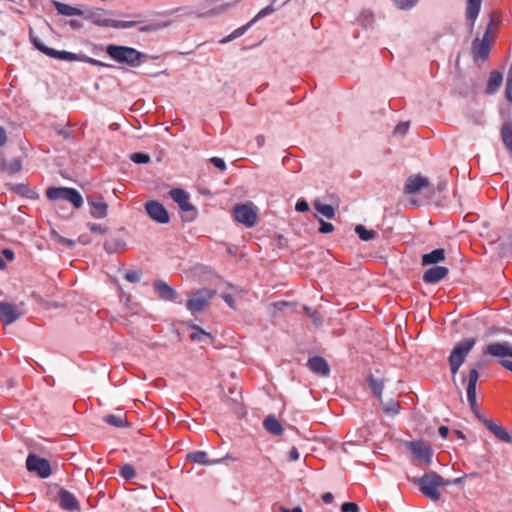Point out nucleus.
I'll return each instance as SVG.
<instances>
[{
    "instance_id": "f257e3e1",
    "label": "nucleus",
    "mask_w": 512,
    "mask_h": 512,
    "mask_svg": "<svg viewBox=\"0 0 512 512\" xmlns=\"http://www.w3.org/2000/svg\"><path fill=\"white\" fill-rule=\"evenodd\" d=\"M31 42L40 52L45 54L50 58H54L61 61L73 62L80 61L85 62L93 66L98 67H110L109 64H106L102 61L96 60L94 58L88 57L85 54H76L68 51H58L53 48L46 46L39 38L31 36Z\"/></svg>"
},
{
    "instance_id": "f03ea898",
    "label": "nucleus",
    "mask_w": 512,
    "mask_h": 512,
    "mask_svg": "<svg viewBox=\"0 0 512 512\" xmlns=\"http://www.w3.org/2000/svg\"><path fill=\"white\" fill-rule=\"evenodd\" d=\"M413 482L419 486L421 493L432 501H438L441 493L438 488L441 486H448L451 484L450 480H445L436 472H429L420 478H414Z\"/></svg>"
},
{
    "instance_id": "7ed1b4c3",
    "label": "nucleus",
    "mask_w": 512,
    "mask_h": 512,
    "mask_svg": "<svg viewBox=\"0 0 512 512\" xmlns=\"http://www.w3.org/2000/svg\"><path fill=\"white\" fill-rule=\"evenodd\" d=\"M106 53L117 63L130 67H137L146 59L145 54L128 46L110 44L106 47Z\"/></svg>"
},
{
    "instance_id": "20e7f679",
    "label": "nucleus",
    "mask_w": 512,
    "mask_h": 512,
    "mask_svg": "<svg viewBox=\"0 0 512 512\" xmlns=\"http://www.w3.org/2000/svg\"><path fill=\"white\" fill-rule=\"evenodd\" d=\"M476 343L474 338L465 339L455 345L449 356V365L452 375H456L460 366Z\"/></svg>"
},
{
    "instance_id": "39448f33",
    "label": "nucleus",
    "mask_w": 512,
    "mask_h": 512,
    "mask_svg": "<svg viewBox=\"0 0 512 512\" xmlns=\"http://www.w3.org/2000/svg\"><path fill=\"white\" fill-rule=\"evenodd\" d=\"M46 197L51 200H65L70 202L76 209L83 205L81 194L74 188L68 187H50L46 190Z\"/></svg>"
},
{
    "instance_id": "423d86ee",
    "label": "nucleus",
    "mask_w": 512,
    "mask_h": 512,
    "mask_svg": "<svg viewBox=\"0 0 512 512\" xmlns=\"http://www.w3.org/2000/svg\"><path fill=\"white\" fill-rule=\"evenodd\" d=\"M106 11L101 8H96L89 11L87 14L84 13V18L91 21L94 25L100 27H113V28H128L133 26V22H123L118 20H112L104 17Z\"/></svg>"
},
{
    "instance_id": "0eeeda50",
    "label": "nucleus",
    "mask_w": 512,
    "mask_h": 512,
    "mask_svg": "<svg viewBox=\"0 0 512 512\" xmlns=\"http://www.w3.org/2000/svg\"><path fill=\"white\" fill-rule=\"evenodd\" d=\"M493 46V39L476 37L471 44V54L475 63L485 62L488 60Z\"/></svg>"
},
{
    "instance_id": "6e6552de",
    "label": "nucleus",
    "mask_w": 512,
    "mask_h": 512,
    "mask_svg": "<svg viewBox=\"0 0 512 512\" xmlns=\"http://www.w3.org/2000/svg\"><path fill=\"white\" fill-rule=\"evenodd\" d=\"M234 218L248 228L254 227L258 222L257 212L252 205L237 204L233 208Z\"/></svg>"
},
{
    "instance_id": "1a4fd4ad",
    "label": "nucleus",
    "mask_w": 512,
    "mask_h": 512,
    "mask_svg": "<svg viewBox=\"0 0 512 512\" xmlns=\"http://www.w3.org/2000/svg\"><path fill=\"white\" fill-rule=\"evenodd\" d=\"M214 292L208 289H200L187 301L186 307L191 313H198L209 305Z\"/></svg>"
},
{
    "instance_id": "9d476101",
    "label": "nucleus",
    "mask_w": 512,
    "mask_h": 512,
    "mask_svg": "<svg viewBox=\"0 0 512 512\" xmlns=\"http://www.w3.org/2000/svg\"><path fill=\"white\" fill-rule=\"evenodd\" d=\"M26 467L28 471L36 473L41 478H47L51 474L49 461L34 454L27 457Z\"/></svg>"
},
{
    "instance_id": "9b49d317",
    "label": "nucleus",
    "mask_w": 512,
    "mask_h": 512,
    "mask_svg": "<svg viewBox=\"0 0 512 512\" xmlns=\"http://www.w3.org/2000/svg\"><path fill=\"white\" fill-rule=\"evenodd\" d=\"M408 448L418 460L427 465L431 463L433 450L431 446L426 444L424 441H411L408 443Z\"/></svg>"
},
{
    "instance_id": "f8f14e48",
    "label": "nucleus",
    "mask_w": 512,
    "mask_h": 512,
    "mask_svg": "<svg viewBox=\"0 0 512 512\" xmlns=\"http://www.w3.org/2000/svg\"><path fill=\"white\" fill-rule=\"evenodd\" d=\"M145 209L150 218L158 223L166 224L170 220L168 211L158 201L150 200L146 202Z\"/></svg>"
},
{
    "instance_id": "ddd939ff",
    "label": "nucleus",
    "mask_w": 512,
    "mask_h": 512,
    "mask_svg": "<svg viewBox=\"0 0 512 512\" xmlns=\"http://www.w3.org/2000/svg\"><path fill=\"white\" fill-rule=\"evenodd\" d=\"M479 379V373L476 369H471L469 371L468 379H467V399L470 404L471 410L475 413L476 417L481 415L478 411L477 403H476V384Z\"/></svg>"
},
{
    "instance_id": "4468645a",
    "label": "nucleus",
    "mask_w": 512,
    "mask_h": 512,
    "mask_svg": "<svg viewBox=\"0 0 512 512\" xmlns=\"http://www.w3.org/2000/svg\"><path fill=\"white\" fill-rule=\"evenodd\" d=\"M483 353L502 359L512 358V344L506 341L490 343L485 347Z\"/></svg>"
},
{
    "instance_id": "2eb2a0df",
    "label": "nucleus",
    "mask_w": 512,
    "mask_h": 512,
    "mask_svg": "<svg viewBox=\"0 0 512 512\" xmlns=\"http://www.w3.org/2000/svg\"><path fill=\"white\" fill-rule=\"evenodd\" d=\"M59 506L66 511L74 512L80 510V504L76 497L66 489H60L58 492Z\"/></svg>"
},
{
    "instance_id": "dca6fc26",
    "label": "nucleus",
    "mask_w": 512,
    "mask_h": 512,
    "mask_svg": "<svg viewBox=\"0 0 512 512\" xmlns=\"http://www.w3.org/2000/svg\"><path fill=\"white\" fill-rule=\"evenodd\" d=\"M87 202L90 206V215L95 219H103L108 214V204L102 197H88Z\"/></svg>"
},
{
    "instance_id": "f3484780",
    "label": "nucleus",
    "mask_w": 512,
    "mask_h": 512,
    "mask_svg": "<svg viewBox=\"0 0 512 512\" xmlns=\"http://www.w3.org/2000/svg\"><path fill=\"white\" fill-rule=\"evenodd\" d=\"M478 419L484 424V426L500 441L509 443L511 442V436L509 433L500 425L494 423L492 420L478 415Z\"/></svg>"
},
{
    "instance_id": "a211bd4d",
    "label": "nucleus",
    "mask_w": 512,
    "mask_h": 512,
    "mask_svg": "<svg viewBox=\"0 0 512 512\" xmlns=\"http://www.w3.org/2000/svg\"><path fill=\"white\" fill-rule=\"evenodd\" d=\"M429 184L430 183L426 177L413 175L407 178L404 186V192L406 194H415L421 189L428 187Z\"/></svg>"
},
{
    "instance_id": "6ab92c4d",
    "label": "nucleus",
    "mask_w": 512,
    "mask_h": 512,
    "mask_svg": "<svg viewBox=\"0 0 512 512\" xmlns=\"http://www.w3.org/2000/svg\"><path fill=\"white\" fill-rule=\"evenodd\" d=\"M169 195L182 211L187 212L194 210L193 205L189 202V194L185 190L174 188L169 191Z\"/></svg>"
},
{
    "instance_id": "aec40b11",
    "label": "nucleus",
    "mask_w": 512,
    "mask_h": 512,
    "mask_svg": "<svg viewBox=\"0 0 512 512\" xmlns=\"http://www.w3.org/2000/svg\"><path fill=\"white\" fill-rule=\"evenodd\" d=\"M20 313L16 307L8 302H0V320L5 324L9 325L15 322L19 317Z\"/></svg>"
},
{
    "instance_id": "412c9836",
    "label": "nucleus",
    "mask_w": 512,
    "mask_h": 512,
    "mask_svg": "<svg viewBox=\"0 0 512 512\" xmlns=\"http://www.w3.org/2000/svg\"><path fill=\"white\" fill-rule=\"evenodd\" d=\"M153 288L158 296L165 301H174L178 296L177 292L162 280L154 281Z\"/></svg>"
},
{
    "instance_id": "4be33fe9",
    "label": "nucleus",
    "mask_w": 512,
    "mask_h": 512,
    "mask_svg": "<svg viewBox=\"0 0 512 512\" xmlns=\"http://www.w3.org/2000/svg\"><path fill=\"white\" fill-rule=\"evenodd\" d=\"M307 366L312 372L321 376H328L330 373V368L327 361L320 356H314L310 358L307 362Z\"/></svg>"
},
{
    "instance_id": "5701e85b",
    "label": "nucleus",
    "mask_w": 512,
    "mask_h": 512,
    "mask_svg": "<svg viewBox=\"0 0 512 512\" xmlns=\"http://www.w3.org/2000/svg\"><path fill=\"white\" fill-rule=\"evenodd\" d=\"M448 274V269L442 266H434L425 271L423 281L428 284H434L444 279Z\"/></svg>"
},
{
    "instance_id": "b1692460",
    "label": "nucleus",
    "mask_w": 512,
    "mask_h": 512,
    "mask_svg": "<svg viewBox=\"0 0 512 512\" xmlns=\"http://www.w3.org/2000/svg\"><path fill=\"white\" fill-rule=\"evenodd\" d=\"M481 4L482 0H467L465 16L470 24L471 30L474 28L475 21L480 12Z\"/></svg>"
},
{
    "instance_id": "393cba45",
    "label": "nucleus",
    "mask_w": 512,
    "mask_h": 512,
    "mask_svg": "<svg viewBox=\"0 0 512 512\" xmlns=\"http://www.w3.org/2000/svg\"><path fill=\"white\" fill-rule=\"evenodd\" d=\"M503 82V74L499 71H493L490 73L489 79L486 85V93L489 95L495 94L500 88Z\"/></svg>"
},
{
    "instance_id": "a878e982",
    "label": "nucleus",
    "mask_w": 512,
    "mask_h": 512,
    "mask_svg": "<svg viewBox=\"0 0 512 512\" xmlns=\"http://www.w3.org/2000/svg\"><path fill=\"white\" fill-rule=\"evenodd\" d=\"M52 3L54 5V7L56 8L57 12L61 15L68 16V17L84 15V11L79 8L70 6L68 4H65V3H62V2H59L56 0H53Z\"/></svg>"
},
{
    "instance_id": "bb28decb",
    "label": "nucleus",
    "mask_w": 512,
    "mask_h": 512,
    "mask_svg": "<svg viewBox=\"0 0 512 512\" xmlns=\"http://www.w3.org/2000/svg\"><path fill=\"white\" fill-rule=\"evenodd\" d=\"M263 426L269 433L273 435H281L284 431L279 420L273 415H269L264 419Z\"/></svg>"
},
{
    "instance_id": "cd10ccee",
    "label": "nucleus",
    "mask_w": 512,
    "mask_h": 512,
    "mask_svg": "<svg viewBox=\"0 0 512 512\" xmlns=\"http://www.w3.org/2000/svg\"><path fill=\"white\" fill-rule=\"evenodd\" d=\"M445 260V250L442 248L435 249L430 253L424 254L422 256V264L423 265H432L437 264L441 261Z\"/></svg>"
},
{
    "instance_id": "c85d7f7f",
    "label": "nucleus",
    "mask_w": 512,
    "mask_h": 512,
    "mask_svg": "<svg viewBox=\"0 0 512 512\" xmlns=\"http://www.w3.org/2000/svg\"><path fill=\"white\" fill-rule=\"evenodd\" d=\"M187 459L192 461V462H194V463H198V464H202V465L216 464V463H219L221 461L220 459L209 460L207 453L204 452V451H194V452H191V453H189L187 455Z\"/></svg>"
},
{
    "instance_id": "c756f323",
    "label": "nucleus",
    "mask_w": 512,
    "mask_h": 512,
    "mask_svg": "<svg viewBox=\"0 0 512 512\" xmlns=\"http://www.w3.org/2000/svg\"><path fill=\"white\" fill-rule=\"evenodd\" d=\"M501 138L505 147L512 153V123L505 122L502 125Z\"/></svg>"
},
{
    "instance_id": "7c9ffc66",
    "label": "nucleus",
    "mask_w": 512,
    "mask_h": 512,
    "mask_svg": "<svg viewBox=\"0 0 512 512\" xmlns=\"http://www.w3.org/2000/svg\"><path fill=\"white\" fill-rule=\"evenodd\" d=\"M367 382L374 395L381 399L382 391L384 388V381L382 379H376L372 374L368 375Z\"/></svg>"
},
{
    "instance_id": "2f4dec72",
    "label": "nucleus",
    "mask_w": 512,
    "mask_h": 512,
    "mask_svg": "<svg viewBox=\"0 0 512 512\" xmlns=\"http://www.w3.org/2000/svg\"><path fill=\"white\" fill-rule=\"evenodd\" d=\"M22 169V161L20 158L16 157L9 161L3 162V170L8 172L9 174L18 173Z\"/></svg>"
},
{
    "instance_id": "473e14b6",
    "label": "nucleus",
    "mask_w": 512,
    "mask_h": 512,
    "mask_svg": "<svg viewBox=\"0 0 512 512\" xmlns=\"http://www.w3.org/2000/svg\"><path fill=\"white\" fill-rule=\"evenodd\" d=\"M104 421L114 427H125L128 424L125 415L109 414L104 417Z\"/></svg>"
},
{
    "instance_id": "72a5a7b5",
    "label": "nucleus",
    "mask_w": 512,
    "mask_h": 512,
    "mask_svg": "<svg viewBox=\"0 0 512 512\" xmlns=\"http://www.w3.org/2000/svg\"><path fill=\"white\" fill-rule=\"evenodd\" d=\"M355 232L362 241H370L376 238L377 233L374 230H368L363 225H357Z\"/></svg>"
},
{
    "instance_id": "f704fd0d",
    "label": "nucleus",
    "mask_w": 512,
    "mask_h": 512,
    "mask_svg": "<svg viewBox=\"0 0 512 512\" xmlns=\"http://www.w3.org/2000/svg\"><path fill=\"white\" fill-rule=\"evenodd\" d=\"M190 327L192 328V332L190 333L189 337L192 341H201L202 337H207L209 339H212L211 334L204 331L198 325L191 324Z\"/></svg>"
},
{
    "instance_id": "c9c22d12",
    "label": "nucleus",
    "mask_w": 512,
    "mask_h": 512,
    "mask_svg": "<svg viewBox=\"0 0 512 512\" xmlns=\"http://www.w3.org/2000/svg\"><path fill=\"white\" fill-rule=\"evenodd\" d=\"M499 20V14L497 12H492L490 22L486 28L485 34L483 37H488V39L494 40V33L497 29V21Z\"/></svg>"
},
{
    "instance_id": "e433bc0d",
    "label": "nucleus",
    "mask_w": 512,
    "mask_h": 512,
    "mask_svg": "<svg viewBox=\"0 0 512 512\" xmlns=\"http://www.w3.org/2000/svg\"><path fill=\"white\" fill-rule=\"evenodd\" d=\"M314 207L315 209L321 213L323 216H325L326 218H333L334 215H335V210L334 208L329 205V204H322L320 202H315L314 203Z\"/></svg>"
},
{
    "instance_id": "4c0bfd02",
    "label": "nucleus",
    "mask_w": 512,
    "mask_h": 512,
    "mask_svg": "<svg viewBox=\"0 0 512 512\" xmlns=\"http://www.w3.org/2000/svg\"><path fill=\"white\" fill-rule=\"evenodd\" d=\"M120 475L122 478H124L125 480H131L132 478L135 477L136 475V471L134 469V467L130 464H124L121 468H120Z\"/></svg>"
},
{
    "instance_id": "58836bf2",
    "label": "nucleus",
    "mask_w": 512,
    "mask_h": 512,
    "mask_svg": "<svg viewBox=\"0 0 512 512\" xmlns=\"http://www.w3.org/2000/svg\"><path fill=\"white\" fill-rule=\"evenodd\" d=\"M505 96L508 101L512 102V64L510 65L507 73Z\"/></svg>"
},
{
    "instance_id": "ea45409f",
    "label": "nucleus",
    "mask_w": 512,
    "mask_h": 512,
    "mask_svg": "<svg viewBox=\"0 0 512 512\" xmlns=\"http://www.w3.org/2000/svg\"><path fill=\"white\" fill-rule=\"evenodd\" d=\"M131 160L134 163L145 164L150 161V156L148 154L137 152L131 155Z\"/></svg>"
},
{
    "instance_id": "a19ab883",
    "label": "nucleus",
    "mask_w": 512,
    "mask_h": 512,
    "mask_svg": "<svg viewBox=\"0 0 512 512\" xmlns=\"http://www.w3.org/2000/svg\"><path fill=\"white\" fill-rule=\"evenodd\" d=\"M393 2L399 9H410L416 5L418 0H393Z\"/></svg>"
},
{
    "instance_id": "79ce46f5",
    "label": "nucleus",
    "mask_w": 512,
    "mask_h": 512,
    "mask_svg": "<svg viewBox=\"0 0 512 512\" xmlns=\"http://www.w3.org/2000/svg\"><path fill=\"white\" fill-rule=\"evenodd\" d=\"M141 271L129 270L125 273V279L131 283H137L140 281Z\"/></svg>"
},
{
    "instance_id": "37998d69",
    "label": "nucleus",
    "mask_w": 512,
    "mask_h": 512,
    "mask_svg": "<svg viewBox=\"0 0 512 512\" xmlns=\"http://www.w3.org/2000/svg\"><path fill=\"white\" fill-rule=\"evenodd\" d=\"M319 223H320V227H319L320 233L327 234V233L333 232L334 226L331 223L325 222L322 219L319 220Z\"/></svg>"
},
{
    "instance_id": "c03bdc74",
    "label": "nucleus",
    "mask_w": 512,
    "mask_h": 512,
    "mask_svg": "<svg viewBox=\"0 0 512 512\" xmlns=\"http://www.w3.org/2000/svg\"><path fill=\"white\" fill-rule=\"evenodd\" d=\"M342 512H359V507L354 502H345L341 506Z\"/></svg>"
},
{
    "instance_id": "a18cd8bd",
    "label": "nucleus",
    "mask_w": 512,
    "mask_h": 512,
    "mask_svg": "<svg viewBox=\"0 0 512 512\" xmlns=\"http://www.w3.org/2000/svg\"><path fill=\"white\" fill-rule=\"evenodd\" d=\"M89 229L92 233H98V234H106L108 232V228L106 226H102L100 224H89Z\"/></svg>"
},
{
    "instance_id": "49530a36",
    "label": "nucleus",
    "mask_w": 512,
    "mask_h": 512,
    "mask_svg": "<svg viewBox=\"0 0 512 512\" xmlns=\"http://www.w3.org/2000/svg\"><path fill=\"white\" fill-rule=\"evenodd\" d=\"M274 11H275V8L272 5H268L267 7L261 9L258 12L256 17L251 21V23L254 22L255 20L259 19V18H263V17L273 13Z\"/></svg>"
},
{
    "instance_id": "de8ad7c7",
    "label": "nucleus",
    "mask_w": 512,
    "mask_h": 512,
    "mask_svg": "<svg viewBox=\"0 0 512 512\" xmlns=\"http://www.w3.org/2000/svg\"><path fill=\"white\" fill-rule=\"evenodd\" d=\"M54 239L58 243L66 246V247H69V248H71V247H73L75 245V241L74 240L67 239L65 237L60 236L59 234H55Z\"/></svg>"
},
{
    "instance_id": "09e8293b",
    "label": "nucleus",
    "mask_w": 512,
    "mask_h": 512,
    "mask_svg": "<svg viewBox=\"0 0 512 512\" xmlns=\"http://www.w3.org/2000/svg\"><path fill=\"white\" fill-rule=\"evenodd\" d=\"M400 405L398 402L391 401L387 406L384 407L386 413L397 414L399 412Z\"/></svg>"
},
{
    "instance_id": "8fccbe9b",
    "label": "nucleus",
    "mask_w": 512,
    "mask_h": 512,
    "mask_svg": "<svg viewBox=\"0 0 512 512\" xmlns=\"http://www.w3.org/2000/svg\"><path fill=\"white\" fill-rule=\"evenodd\" d=\"M305 310L309 314V316L312 318L315 325H320L322 323L321 316L318 312L313 311L308 307H305Z\"/></svg>"
},
{
    "instance_id": "3c124183",
    "label": "nucleus",
    "mask_w": 512,
    "mask_h": 512,
    "mask_svg": "<svg viewBox=\"0 0 512 512\" xmlns=\"http://www.w3.org/2000/svg\"><path fill=\"white\" fill-rule=\"evenodd\" d=\"M210 162L219 170L224 171L226 169L225 161L219 157H212Z\"/></svg>"
},
{
    "instance_id": "603ef678",
    "label": "nucleus",
    "mask_w": 512,
    "mask_h": 512,
    "mask_svg": "<svg viewBox=\"0 0 512 512\" xmlns=\"http://www.w3.org/2000/svg\"><path fill=\"white\" fill-rule=\"evenodd\" d=\"M408 128H409V123L408 122H402V123H399L395 127L394 132L398 133V134H405L407 132Z\"/></svg>"
},
{
    "instance_id": "864d4df0",
    "label": "nucleus",
    "mask_w": 512,
    "mask_h": 512,
    "mask_svg": "<svg viewBox=\"0 0 512 512\" xmlns=\"http://www.w3.org/2000/svg\"><path fill=\"white\" fill-rule=\"evenodd\" d=\"M295 209L298 212H306L309 210V205L305 200H300L296 203Z\"/></svg>"
},
{
    "instance_id": "5fc2aeb1",
    "label": "nucleus",
    "mask_w": 512,
    "mask_h": 512,
    "mask_svg": "<svg viewBox=\"0 0 512 512\" xmlns=\"http://www.w3.org/2000/svg\"><path fill=\"white\" fill-rule=\"evenodd\" d=\"M66 24L69 25L74 30H79V29L83 28V23L81 21L75 20V19L67 21Z\"/></svg>"
},
{
    "instance_id": "6e6d98bb",
    "label": "nucleus",
    "mask_w": 512,
    "mask_h": 512,
    "mask_svg": "<svg viewBox=\"0 0 512 512\" xmlns=\"http://www.w3.org/2000/svg\"><path fill=\"white\" fill-rule=\"evenodd\" d=\"M222 298L223 300L233 309H235V302H234V298L232 295L230 294H223L222 295Z\"/></svg>"
},
{
    "instance_id": "4d7b16f0",
    "label": "nucleus",
    "mask_w": 512,
    "mask_h": 512,
    "mask_svg": "<svg viewBox=\"0 0 512 512\" xmlns=\"http://www.w3.org/2000/svg\"><path fill=\"white\" fill-rule=\"evenodd\" d=\"M321 499L325 504H331L334 500V496L332 493L326 492L322 494Z\"/></svg>"
},
{
    "instance_id": "13d9d810",
    "label": "nucleus",
    "mask_w": 512,
    "mask_h": 512,
    "mask_svg": "<svg viewBox=\"0 0 512 512\" xmlns=\"http://www.w3.org/2000/svg\"><path fill=\"white\" fill-rule=\"evenodd\" d=\"M2 255L9 261H13L15 258V254L11 249L2 250Z\"/></svg>"
},
{
    "instance_id": "bf43d9fd",
    "label": "nucleus",
    "mask_w": 512,
    "mask_h": 512,
    "mask_svg": "<svg viewBox=\"0 0 512 512\" xmlns=\"http://www.w3.org/2000/svg\"><path fill=\"white\" fill-rule=\"evenodd\" d=\"M245 29H246V27L238 28L226 40H223L222 42H226L227 40H230L232 38L242 35L244 33Z\"/></svg>"
},
{
    "instance_id": "052dcab7",
    "label": "nucleus",
    "mask_w": 512,
    "mask_h": 512,
    "mask_svg": "<svg viewBox=\"0 0 512 512\" xmlns=\"http://www.w3.org/2000/svg\"><path fill=\"white\" fill-rule=\"evenodd\" d=\"M299 459V452L297 448L293 447L289 452V460L290 461H296Z\"/></svg>"
},
{
    "instance_id": "680f3d73",
    "label": "nucleus",
    "mask_w": 512,
    "mask_h": 512,
    "mask_svg": "<svg viewBox=\"0 0 512 512\" xmlns=\"http://www.w3.org/2000/svg\"><path fill=\"white\" fill-rule=\"evenodd\" d=\"M7 142V134L3 127L0 126V146H4Z\"/></svg>"
},
{
    "instance_id": "e2e57ef3",
    "label": "nucleus",
    "mask_w": 512,
    "mask_h": 512,
    "mask_svg": "<svg viewBox=\"0 0 512 512\" xmlns=\"http://www.w3.org/2000/svg\"><path fill=\"white\" fill-rule=\"evenodd\" d=\"M438 433L441 437L446 438L449 434V428L447 426H440Z\"/></svg>"
},
{
    "instance_id": "0e129e2a",
    "label": "nucleus",
    "mask_w": 512,
    "mask_h": 512,
    "mask_svg": "<svg viewBox=\"0 0 512 512\" xmlns=\"http://www.w3.org/2000/svg\"><path fill=\"white\" fill-rule=\"evenodd\" d=\"M281 512H303L301 507H294L293 509H288L283 506L280 507Z\"/></svg>"
},
{
    "instance_id": "69168bd1",
    "label": "nucleus",
    "mask_w": 512,
    "mask_h": 512,
    "mask_svg": "<svg viewBox=\"0 0 512 512\" xmlns=\"http://www.w3.org/2000/svg\"><path fill=\"white\" fill-rule=\"evenodd\" d=\"M500 364L506 368L507 370L511 371L512 372V361H509V360H501L500 361Z\"/></svg>"
},
{
    "instance_id": "338daca9",
    "label": "nucleus",
    "mask_w": 512,
    "mask_h": 512,
    "mask_svg": "<svg viewBox=\"0 0 512 512\" xmlns=\"http://www.w3.org/2000/svg\"><path fill=\"white\" fill-rule=\"evenodd\" d=\"M227 7H228V5L225 4V5L221 6L219 9L210 10L207 14H218V13L224 11Z\"/></svg>"
},
{
    "instance_id": "774afa93",
    "label": "nucleus",
    "mask_w": 512,
    "mask_h": 512,
    "mask_svg": "<svg viewBox=\"0 0 512 512\" xmlns=\"http://www.w3.org/2000/svg\"><path fill=\"white\" fill-rule=\"evenodd\" d=\"M256 141H257L258 146H259V147H262V146L264 145L265 138H264V136H262V135H258V136L256 137Z\"/></svg>"
}]
</instances>
